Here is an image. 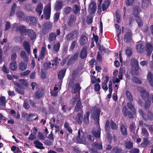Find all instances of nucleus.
<instances>
[{
    "mask_svg": "<svg viewBox=\"0 0 153 153\" xmlns=\"http://www.w3.org/2000/svg\"><path fill=\"white\" fill-rule=\"evenodd\" d=\"M17 65L16 61H12L9 65V68L13 71H16L17 69Z\"/></svg>",
    "mask_w": 153,
    "mask_h": 153,
    "instance_id": "4be33fe9",
    "label": "nucleus"
},
{
    "mask_svg": "<svg viewBox=\"0 0 153 153\" xmlns=\"http://www.w3.org/2000/svg\"><path fill=\"white\" fill-rule=\"evenodd\" d=\"M81 89V87L80 86V84L78 83H76L74 85V87L72 93L75 94L77 92H78L79 94Z\"/></svg>",
    "mask_w": 153,
    "mask_h": 153,
    "instance_id": "412c9836",
    "label": "nucleus"
},
{
    "mask_svg": "<svg viewBox=\"0 0 153 153\" xmlns=\"http://www.w3.org/2000/svg\"><path fill=\"white\" fill-rule=\"evenodd\" d=\"M125 145L126 148L128 149H131L133 148V143L130 141H126L125 142Z\"/></svg>",
    "mask_w": 153,
    "mask_h": 153,
    "instance_id": "c9c22d12",
    "label": "nucleus"
},
{
    "mask_svg": "<svg viewBox=\"0 0 153 153\" xmlns=\"http://www.w3.org/2000/svg\"><path fill=\"white\" fill-rule=\"evenodd\" d=\"M37 137L39 140H43L45 138V137L42 133L39 132Z\"/></svg>",
    "mask_w": 153,
    "mask_h": 153,
    "instance_id": "338daca9",
    "label": "nucleus"
},
{
    "mask_svg": "<svg viewBox=\"0 0 153 153\" xmlns=\"http://www.w3.org/2000/svg\"><path fill=\"white\" fill-rule=\"evenodd\" d=\"M110 126L112 129L116 130L117 128V126L113 121L111 120L110 122Z\"/></svg>",
    "mask_w": 153,
    "mask_h": 153,
    "instance_id": "49530a36",
    "label": "nucleus"
},
{
    "mask_svg": "<svg viewBox=\"0 0 153 153\" xmlns=\"http://www.w3.org/2000/svg\"><path fill=\"white\" fill-rule=\"evenodd\" d=\"M136 21L137 23L138 26L139 27H141L143 26V23L142 19L139 16L135 18Z\"/></svg>",
    "mask_w": 153,
    "mask_h": 153,
    "instance_id": "79ce46f5",
    "label": "nucleus"
},
{
    "mask_svg": "<svg viewBox=\"0 0 153 153\" xmlns=\"http://www.w3.org/2000/svg\"><path fill=\"white\" fill-rule=\"evenodd\" d=\"M59 13H56L54 16V22H57L59 19Z\"/></svg>",
    "mask_w": 153,
    "mask_h": 153,
    "instance_id": "774afa93",
    "label": "nucleus"
},
{
    "mask_svg": "<svg viewBox=\"0 0 153 153\" xmlns=\"http://www.w3.org/2000/svg\"><path fill=\"white\" fill-rule=\"evenodd\" d=\"M43 9V6L41 3H40L36 7V11L39 13V15H40L42 13V10Z\"/></svg>",
    "mask_w": 153,
    "mask_h": 153,
    "instance_id": "72a5a7b5",
    "label": "nucleus"
},
{
    "mask_svg": "<svg viewBox=\"0 0 153 153\" xmlns=\"http://www.w3.org/2000/svg\"><path fill=\"white\" fill-rule=\"evenodd\" d=\"M140 10L138 6H134L133 8L132 14L135 18L139 17Z\"/></svg>",
    "mask_w": 153,
    "mask_h": 153,
    "instance_id": "f3484780",
    "label": "nucleus"
},
{
    "mask_svg": "<svg viewBox=\"0 0 153 153\" xmlns=\"http://www.w3.org/2000/svg\"><path fill=\"white\" fill-rule=\"evenodd\" d=\"M21 57L25 60H28V58L25 52L23 51H21L20 53Z\"/></svg>",
    "mask_w": 153,
    "mask_h": 153,
    "instance_id": "58836bf2",
    "label": "nucleus"
},
{
    "mask_svg": "<svg viewBox=\"0 0 153 153\" xmlns=\"http://www.w3.org/2000/svg\"><path fill=\"white\" fill-rule=\"evenodd\" d=\"M132 80L133 82L137 84H140L142 83L141 81L139 78L136 76H134L133 77Z\"/></svg>",
    "mask_w": 153,
    "mask_h": 153,
    "instance_id": "a18cd8bd",
    "label": "nucleus"
},
{
    "mask_svg": "<svg viewBox=\"0 0 153 153\" xmlns=\"http://www.w3.org/2000/svg\"><path fill=\"white\" fill-rule=\"evenodd\" d=\"M79 34V32L76 30H74L68 33L66 36L67 41L73 40L76 38Z\"/></svg>",
    "mask_w": 153,
    "mask_h": 153,
    "instance_id": "7ed1b4c3",
    "label": "nucleus"
},
{
    "mask_svg": "<svg viewBox=\"0 0 153 153\" xmlns=\"http://www.w3.org/2000/svg\"><path fill=\"white\" fill-rule=\"evenodd\" d=\"M112 150L114 153H121L123 151L122 148H119L118 146H114Z\"/></svg>",
    "mask_w": 153,
    "mask_h": 153,
    "instance_id": "c756f323",
    "label": "nucleus"
},
{
    "mask_svg": "<svg viewBox=\"0 0 153 153\" xmlns=\"http://www.w3.org/2000/svg\"><path fill=\"white\" fill-rule=\"evenodd\" d=\"M78 56L77 53H74L70 58L67 62V65L69 66L74 63L75 61L77 59Z\"/></svg>",
    "mask_w": 153,
    "mask_h": 153,
    "instance_id": "39448f33",
    "label": "nucleus"
},
{
    "mask_svg": "<svg viewBox=\"0 0 153 153\" xmlns=\"http://www.w3.org/2000/svg\"><path fill=\"white\" fill-rule=\"evenodd\" d=\"M17 55L16 53H12L11 55V60L12 61H16V59L17 58Z\"/></svg>",
    "mask_w": 153,
    "mask_h": 153,
    "instance_id": "13d9d810",
    "label": "nucleus"
},
{
    "mask_svg": "<svg viewBox=\"0 0 153 153\" xmlns=\"http://www.w3.org/2000/svg\"><path fill=\"white\" fill-rule=\"evenodd\" d=\"M90 114V112L88 111L85 114L84 116V118H83V121L85 125H87L89 123V117Z\"/></svg>",
    "mask_w": 153,
    "mask_h": 153,
    "instance_id": "393cba45",
    "label": "nucleus"
},
{
    "mask_svg": "<svg viewBox=\"0 0 153 153\" xmlns=\"http://www.w3.org/2000/svg\"><path fill=\"white\" fill-rule=\"evenodd\" d=\"M105 128L106 131H108L110 129L109 122V121L108 120H107L106 122Z\"/></svg>",
    "mask_w": 153,
    "mask_h": 153,
    "instance_id": "4d7b16f0",
    "label": "nucleus"
},
{
    "mask_svg": "<svg viewBox=\"0 0 153 153\" xmlns=\"http://www.w3.org/2000/svg\"><path fill=\"white\" fill-rule=\"evenodd\" d=\"M33 143L35 145V147L39 149H44L45 148L43 146V144L37 140L33 141Z\"/></svg>",
    "mask_w": 153,
    "mask_h": 153,
    "instance_id": "aec40b11",
    "label": "nucleus"
},
{
    "mask_svg": "<svg viewBox=\"0 0 153 153\" xmlns=\"http://www.w3.org/2000/svg\"><path fill=\"white\" fill-rule=\"evenodd\" d=\"M82 106L80 100H79L77 102L74 107V110L75 112H77L82 109Z\"/></svg>",
    "mask_w": 153,
    "mask_h": 153,
    "instance_id": "a211bd4d",
    "label": "nucleus"
},
{
    "mask_svg": "<svg viewBox=\"0 0 153 153\" xmlns=\"http://www.w3.org/2000/svg\"><path fill=\"white\" fill-rule=\"evenodd\" d=\"M44 93V90L42 88H39L34 94V98L36 99H39L43 96Z\"/></svg>",
    "mask_w": 153,
    "mask_h": 153,
    "instance_id": "0eeeda50",
    "label": "nucleus"
},
{
    "mask_svg": "<svg viewBox=\"0 0 153 153\" xmlns=\"http://www.w3.org/2000/svg\"><path fill=\"white\" fill-rule=\"evenodd\" d=\"M76 18L73 15H70L68 17V26L71 27L74 25V24L76 20Z\"/></svg>",
    "mask_w": 153,
    "mask_h": 153,
    "instance_id": "9b49d317",
    "label": "nucleus"
},
{
    "mask_svg": "<svg viewBox=\"0 0 153 153\" xmlns=\"http://www.w3.org/2000/svg\"><path fill=\"white\" fill-rule=\"evenodd\" d=\"M149 144V141L147 138H144L143 140L141 143V145L143 146H145Z\"/></svg>",
    "mask_w": 153,
    "mask_h": 153,
    "instance_id": "052dcab7",
    "label": "nucleus"
},
{
    "mask_svg": "<svg viewBox=\"0 0 153 153\" xmlns=\"http://www.w3.org/2000/svg\"><path fill=\"white\" fill-rule=\"evenodd\" d=\"M28 35V36L32 40H33L36 38V34L32 30L30 29H27L26 34Z\"/></svg>",
    "mask_w": 153,
    "mask_h": 153,
    "instance_id": "2eb2a0df",
    "label": "nucleus"
},
{
    "mask_svg": "<svg viewBox=\"0 0 153 153\" xmlns=\"http://www.w3.org/2000/svg\"><path fill=\"white\" fill-rule=\"evenodd\" d=\"M80 10L79 7L77 5H74L73 8V11L75 14H77Z\"/></svg>",
    "mask_w": 153,
    "mask_h": 153,
    "instance_id": "37998d69",
    "label": "nucleus"
},
{
    "mask_svg": "<svg viewBox=\"0 0 153 153\" xmlns=\"http://www.w3.org/2000/svg\"><path fill=\"white\" fill-rule=\"evenodd\" d=\"M28 60L21 61L20 62L19 65V69L21 71H23L25 70L27 67Z\"/></svg>",
    "mask_w": 153,
    "mask_h": 153,
    "instance_id": "9d476101",
    "label": "nucleus"
},
{
    "mask_svg": "<svg viewBox=\"0 0 153 153\" xmlns=\"http://www.w3.org/2000/svg\"><path fill=\"white\" fill-rule=\"evenodd\" d=\"M150 4V0H142V6L143 8H146Z\"/></svg>",
    "mask_w": 153,
    "mask_h": 153,
    "instance_id": "7c9ffc66",
    "label": "nucleus"
},
{
    "mask_svg": "<svg viewBox=\"0 0 153 153\" xmlns=\"http://www.w3.org/2000/svg\"><path fill=\"white\" fill-rule=\"evenodd\" d=\"M87 48H82L80 53V57L82 59L86 58L87 55Z\"/></svg>",
    "mask_w": 153,
    "mask_h": 153,
    "instance_id": "a878e982",
    "label": "nucleus"
},
{
    "mask_svg": "<svg viewBox=\"0 0 153 153\" xmlns=\"http://www.w3.org/2000/svg\"><path fill=\"white\" fill-rule=\"evenodd\" d=\"M131 66L134 68V71H137L139 70V62L135 58H133L131 59Z\"/></svg>",
    "mask_w": 153,
    "mask_h": 153,
    "instance_id": "6e6552de",
    "label": "nucleus"
},
{
    "mask_svg": "<svg viewBox=\"0 0 153 153\" xmlns=\"http://www.w3.org/2000/svg\"><path fill=\"white\" fill-rule=\"evenodd\" d=\"M142 132L146 137H148L149 136V133L148 132L147 130L145 128H142Z\"/></svg>",
    "mask_w": 153,
    "mask_h": 153,
    "instance_id": "6e6d98bb",
    "label": "nucleus"
},
{
    "mask_svg": "<svg viewBox=\"0 0 153 153\" xmlns=\"http://www.w3.org/2000/svg\"><path fill=\"white\" fill-rule=\"evenodd\" d=\"M143 118L145 120H152L153 119V114L150 110H148L147 113L143 116Z\"/></svg>",
    "mask_w": 153,
    "mask_h": 153,
    "instance_id": "f8f14e48",
    "label": "nucleus"
},
{
    "mask_svg": "<svg viewBox=\"0 0 153 153\" xmlns=\"http://www.w3.org/2000/svg\"><path fill=\"white\" fill-rule=\"evenodd\" d=\"M2 70L3 72L6 74H8L9 72V70L4 65L2 68Z\"/></svg>",
    "mask_w": 153,
    "mask_h": 153,
    "instance_id": "680f3d73",
    "label": "nucleus"
},
{
    "mask_svg": "<svg viewBox=\"0 0 153 153\" xmlns=\"http://www.w3.org/2000/svg\"><path fill=\"white\" fill-rule=\"evenodd\" d=\"M16 15L20 19L23 18L25 17L24 13L20 10L17 12Z\"/></svg>",
    "mask_w": 153,
    "mask_h": 153,
    "instance_id": "8fccbe9b",
    "label": "nucleus"
},
{
    "mask_svg": "<svg viewBox=\"0 0 153 153\" xmlns=\"http://www.w3.org/2000/svg\"><path fill=\"white\" fill-rule=\"evenodd\" d=\"M47 71L44 69H42L41 72V77L42 79H45L46 77Z\"/></svg>",
    "mask_w": 153,
    "mask_h": 153,
    "instance_id": "ea45409f",
    "label": "nucleus"
},
{
    "mask_svg": "<svg viewBox=\"0 0 153 153\" xmlns=\"http://www.w3.org/2000/svg\"><path fill=\"white\" fill-rule=\"evenodd\" d=\"M7 101L5 96H2L0 97V105L5 108Z\"/></svg>",
    "mask_w": 153,
    "mask_h": 153,
    "instance_id": "cd10ccee",
    "label": "nucleus"
},
{
    "mask_svg": "<svg viewBox=\"0 0 153 153\" xmlns=\"http://www.w3.org/2000/svg\"><path fill=\"white\" fill-rule=\"evenodd\" d=\"M120 129L123 135L126 136L127 134V128L123 124H122L121 125Z\"/></svg>",
    "mask_w": 153,
    "mask_h": 153,
    "instance_id": "c85d7f7f",
    "label": "nucleus"
},
{
    "mask_svg": "<svg viewBox=\"0 0 153 153\" xmlns=\"http://www.w3.org/2000/svg\"><path fill=\"white\" fill-rule=\"evenodd\" d=\"M92 146L93 147H96L98 149H102V143L95 142L93 143Z\"/></svg>",
    "mask_w": 153,
    "mask_h": 153,
    "instance_id": "2f4dec72",
    "label": "nucleus"
},
{
    "mask_svg": "<svg viewBox=\"0 0 153 153\" xmlns=\"http://www.w3.org/2000/svg\"><path fill=\"white\" fill-rule=\"evenodd\" d=\"M35 116V115L34 114H29L26 118V120L29 122L33 121V119H32V118Z\"/></svg>",
    "mask_w": 153,
    "mask_h": 153,
    "instance_id": "3c124183",
    "label": "nucleus"
},
{
    "mask_svg": "<svg viewBox=\"0 0 153 153\" xmlns=\"http://www.w3.org/2000/svg\"><path fill=\"white\" fill-rule=\"evenodd\" d=\"M110 4V1H106L103 3L102 6V10L103 11H105L106 10L107 8L109 6Z\"/></svg>",
    "mask_w": 153,
    "mask_h": 153,
    "instance_id": "473e14b6",
    "label": "nucleus"
},
{
    "mask_svg": "<svg viewBox=\"0 0 153 153\" xmlns=\"http://www.w3.org/2000/svg\"><path fill=\"white\" fill-rule=\"evenodd\" d=\"M64 128L67 131L69 134H72L73 130L70 126V124L66 121L64 125Z\"/></svg>",
    "mask_w": 153,
    "mask_h": 153,
    "instance_id": "5701e85b",
    "label": "nucleus"
},
{
    "mask_svg": "<svg viewBox=\"0 0 153 153\" xmlns=\"http://www.w3.org/2000/svg\"><path fill=\"white\" fill-rule=\"evenodd\" d=\"M94 90L96 91H99L101 87L100 85L97 83L94 85Z\"/></svg>",
    "mask_w": 153,
    "mask_h": 153,
    "instance_id": "69168bd1",
    "label": "nucleus"
},
{
    "mask_svg": "<svg viewBox=\"0 0 153 153\" xmlns=\"http://www.w3.org/2000/svg\"><path fill=\"white\" fill-rule=\"evenodd\" d=\"M101 110L100 108L97 107H94L93 109L91 110V118L95 120V125L98 126L97 130H95L93 129L92 131L93 135L96 138H99L100 137L101 128L100 126V117Z\"/></svg>",
    "mask_w": 153,
    "mask_h": 153,
    "instance_id": "f257e3e1",
    "label": "nucleus"
},
{
    "mask_svg": "<svg viewBox=\"0 0 153 153\" xmlns=\"http://www.w3.org/2000/svg\"><path fill=\"white\" fill-rule=\"evenodd\" d=\"M51 62H52V66H58V64L59 63V59L57 57H56L54 59L51 60Z\"/></svg>",
    "mask_w": 153,
    "mask_h": 153,
    "instance_id": "c03bdc74",
    "label": "nucleus"
},
{
    "mask_svg": "<svg viewBox=\"0 0 153 153\" xmlns=\"http://www.w3.org/2000/svg\"><path fill=\"white\" fill-rule=\"evenodd\" d=\"M66 69L64 68L60 70L58 74V78L59 80L62 79L65 75Z\"/></svg>",
    "mask_w": 153,
    "mask_h": 153,
    "instance_id": "dca6fc26",
    "label": "nucleus"
},
{
    "mask_svg": "<svg viewBox=\"0 0 153 153\" xmlns=\"http://www.w3.org/2000/svg\"><path fill=\"white\" fill-rule=\"evenodd\" d=\"M65 13L67 15L69 14L72 11V8L70 7H67L64 8Z\"/></svg>",
    "mask_w": 153,
    "mask_h": 153,
    "instance_id": "864d4df0",
    "label": "nucleus"
},
{
    "mask_svg": "<svg viewBox=\"0 0 153 153\" xmlns=\"http://www.w3.org/2000/svg\"><path fill=\"white\" fill-rule=\"evenodd\" d=\"M126 94L128 100L130 102H132L133 98L131 93L128 90H126Z\"/></svg>",
    "mask_w": 153,
    "mask_h": 153,
    "instance_id": "e433bc0d",
    "label": "nucleus"
},
{
    "mask_svg": "<svg viewBox=\"0 0 153 153\" xmlns=\"http://www.w3.org/2000/svg\"><path fill=\"white\" fill-rule=\"evenodd\" d=\"M23 107L25 109H28L30 108V105L29 104L28 101L27 100H26L24 101L23 104Z\"/></svg>",
    "mask_w": 153,
    "mask_h": 153,
    "instance_id": "5fc2aeb1",
    "label": "nucleus"
},
{
    "mask_svg": "<svg viewBox=\"0 0 153 153\" xmlns=\"http://www.w3.org/2000/svg\"><path fill=\"white\" fill-rule=\"evenodd\" d=\"M151 101L150 100H146L144 104V108L147 109L149 108L151 105Z\"/></svg>",
    "mask_w": 153,
    "mask_h": 153,
    "instance_id": "de8ad7c7",
    "label": "nucleus"
},
{
    "mask_svg": "<svg viewBox=\"0 0 153 153\" xmlns=\"http://www.w3.org/2000/svg\"><path fill=\"white\" fill-rule=\"evenodd\" d=\"M96 3L94 2H92L89 5L88 10L91 14L94 13L96 12Z\"/></svg>",
    "mask_w": 153,
    "mask_h": 153,
    "instance_id": "4468645a",
    "label": "nucleus"
},
{
    "mask_svg": "<svg viewBox=\"0 0 153 153\" xmlns=\"http://www.w3.org/2000/svg\"><path fill=\"white\" fill-rule=\"evenodd\" d=\"M11 27L10 23L8 21H6L5 24V28L4 30H7L9 29Z\"/></svg>",
    "mask_w": 153,
    "mask_h": 153,
    "instance_id": "0e129e2a",
    "label": "nucleus"
},
{
    "mask_svg": "<svg viewBox=\"0 0 153 153\" xmlns=\"http://www.w3.org/2000/svg\"><path fill=\"white\" fill-rule=\"evenodd\" d=\"M15 28H16V30L17 32H19L22 34H24L26 35L27 29H26L25 26L23 25H20L16 26V24H14L12 27V30H13Z\"/></svg>",
    "mask_w": 153,
    "mask_h": 153,
    "instance_id": "20e7f679",
    "label": "nucleus"
},
{
    "mask_svg": "<svg viewBox=\"0 0 153 153\" xmlns=\"http://www.w3.org/2000/svg\"><path fill=\"white\" fill-rule=\"evenodd\" d=\"M56 36L55 33L53 32L51 33L49 36V41L51 42L55 41L56 39Z\"/></svg>",
    "mask_w": 153,
    "mask_h": 153,
    "instance_id": "f704fd0d",
    "label": "nucleus"
},
{
    "mask_svg": "<svg viewBox=\"0 0 153 153\" xmlns=\"http://www.w3.org/2000/svg\"><path fill=\"white\" fill-rule=\"evenodd\" d=\"M26 20L30 24L33 25H36L37 22V19L36 17L31 16H27Z\"/></svg>",
    "mask_w": 153,
    "mask_h": 153,
    "instance_id": "ddd939ff",
    "label": "nucleus"
},
{
    "mask_svg": "<svg viewBox=\"0 0 153 153\" xmlns=\"http://www.w3.org/2000/svg\"><path fill=\"white\" fill-rule=\"evenodd\" d=\"M63 5V2L61 1H57L55 6V9L57 11L60 10Z\"/></svg>",
    "mask_w": 153,
    "mask_h": 153,
    "instance_id": "bb28decb",
    "label": "nucleus"
},
{
    "mask_svg": "<svg viewBox=\"0 0 153 153\" xmlns=\"http://www.w3.org/2000/svg\"><path fill=\"white\" fill-rule=\"evenodd\" d=\"M126 53L128 57H130L132 54V48H127L126 50Z\"/></svg>",
    "mask_w": 153,
    "mask_h": 153,
    "instance_id": "603ef678",
    "label": "nucleus"
},
{
    "mask_svg": "<svg viewBox=\"0 0 153 153\" xmlns=\"http://www.w3.org/2000/svg\"><path fill=\"white\" fill-rule=\"evenodd\" d=\"M75 119L76 123L78 125H81L82 123L83 120V111L77 114L76 115Z\"/></svg>",
    "mask_w": 153,
    "mask_h": 153,
    "instance_id": "423d86ee",
    "label": "nucleus"
},
{
    "mask_svg": "<svg viewBox=\"0 0 153 153\" xmlns=\"http://www.w3.org/2000/svg\"><path fill=\"white\" fill-rule=\"evenodd\" d=\"M147 78L151 85L153 87V75L151 72H149L148 73Z\"/></svg>",
    "mask_w": 153,
    "mask_h": 153,
    "instance_id": "b1692460",
    "label": "nucleus"
},
{
    "mask_svg": "<svg viewBox=\"0 0 153 153\" xmlns=\"http://www.w3.org/2000/svg\"><path fill=\"white\" fill-rule=\"evenodd\" d=\"M48 30V24L47 23H45L43 27V33L44 34H46L47 33Z\"/></svg>",
    "mask_w": 153,
    "mask_h": 153,
    "instance_id": "09e8293b",
    "label": "nucleus"
},
{
    "mask_svg": "<svg viewBox=\"0 0 153 153\" xmlns=\"http://www.w3.org/2000/svg\"><path fill=\"white\" fill-rule=\"evenodd\" d=\"M88 41V39L87 37L84 35H82L80 39L79 43L80 45L83 46Z\"/></svg>",
    "mask_w": 153,
    "mask_h": 153,
    "instance_id": "6ab92c4d",
    "label": "nucleus"
},
{
    "mask_svg": "<svg viewBox=\"0 0 153 153\" xmlns=\"http://www.w3.org/2000/svg\"><path fill=\"white\" fill-rule=\"evenodd\" d=\"M132 33L131 30H128L125 34L124 37V40L127 43L130 42L132 41Z\"/></svg>",
    "mask_w": 153,
    "mask_h": 153,
    "instance_id": "1a4fd4ad",
    "label": "nucleus"
},
{
    "mask_svg": "<svg viewBox=\"0 0 153 153\" xmlns=\"http://www.w3.org/2000/svg\"><path fill=\"white\" fill-rule=\"evenodd\" d=\"M141 97L144 100H150L151 97V96H150L149 93L147 92L145 94H142Z\"/></svg>",
    "mask_w": 153,
    "mask_h": 153,
    "instance_id": "4c0bfd02",
    "label": "nucleus"
},
{
    "mask_svg": "<svg viewBox=\"0 0 153 153\" xmlns=\"http://www.w3.org/2000/svg\"><path fill=\"white\" fill-rule=\"evenodd\" d=\"M127 105L128 108L131 110L130 111H128L127 107L124 105L123 107L122 111L124 117H128L130 120L134 118V115L136 114V111L134 105L132 104V102H128L127 103Z\"/></svg>",
    "mask_w": 153,
    "mask_h": 153,
    "instance_id": "f03ea898",
    "label": "nucleus"
},
{
    "mask_svg": "<svg viewBox=\"0 0 153 153\" xmlns=\"http://www.w3.org/2000/svg\"><path fill=\"white\" fill-rule=\"evenodd\" d=\"M139 149L137 148H132L129 151L130 153H139Z\"/></svg>",
    "mask_w": 153,
    "mask_h": 153,
    "instance_id": "e2e57ef3",
    "label": "nucleus"
},
{
    "mask_svg": "<svg viewBox=\"0 0 153 153\" xmlns=\"http://www.w3.org/2000/svg\"><path fill=\"white\" fill-rule=\"evenodd\" d=\"M44 14L46 19H48V7L47 6L44 9Z\"/></svg>",
    "mask_w": 153,
    "mask_h": 153,
    "instance_id": "bf43d9fd",
    "label": "nucleus"
},
{
    "mask_svg": "<svg viewBox=\"0 0 153 153\" xmlns=\"http://www.w3.org/2000/svg\"><path fill=\"white\" fill-rule=\"evenodd\" d=\"M46 49V48H42L39 57L38 58V60H39V59H42L44 58Z\"/></svg>",
    "mask_w": 153,
    "mask_h": 153,
    "instance_id": "a19ab883",
    "label": "nucleus"
}]
</instances>
